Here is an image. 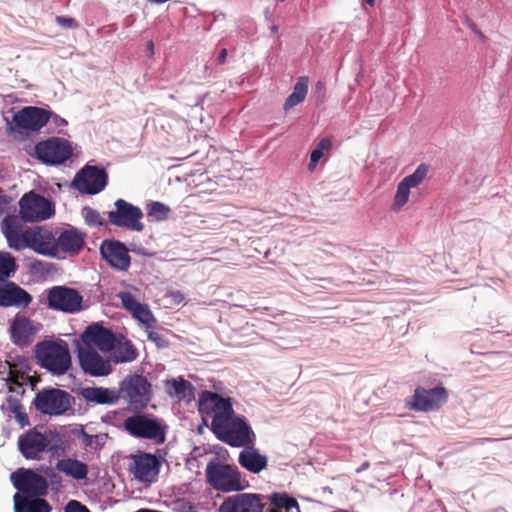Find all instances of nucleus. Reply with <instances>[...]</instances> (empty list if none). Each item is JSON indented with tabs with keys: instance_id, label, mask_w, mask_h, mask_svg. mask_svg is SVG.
<instances>
[{
	"instance_id": "f257e3e1",
	"label": "nucleus",
	"mask_w": 512,
	"mask_h": 512,
	"mask_svg": "<svg viewBox=\"0 0 512 512\" xmlns=\"http://www.w3.org/2000/svg\"><path fill=\"white\" fill-rule=\"evenodd\" d=\"M34 353L41 367L54 375H63L71 367L69 345L63 340L38 342Z\"/></svg>"
},
{
	"instance_id": "f03ea898",
	"label": "nucleus",
	"mask_w": 512,
	"mask_h": 512,
	"mask_svg": "<svg viewBox=\"0 0 512 512\" xmlns=\"http://www.w3.org/2000/svg\"><path fill=\"white\" fill-rule=\"evenodd\" d=\"M211 431L219 441L235 448L253 446L256 439L255 432L242 416L211 426Z\"/></svg>"
},
{
	"instance_id": "7ed1b4c3",
	"label": "nucleus",
	"mask_w": 512,
	"mask_h": 512,
	"mask_svg": "<svg viewBox=\"0 0 512 512\" xmlns=\"http://www.w3.org/2000/svg\"><path fill=\"white\" fill-rule=\"evenodd\" d=\"M205 472L208 484L219 492H240L245 488L241 483V473L237 466L214 459L207 464Z\"/></svg>"
},
{
	"instance_id": "20e7f679",
	"label": "nucleus",
	"mask_w": 512,
	"mask_h": 512,
	"mask_svg": "<svg viewBox=\"0 0 512 512\" xmlns=\"http://www.w3.org/2000/svg\"><path fill=\"white\" fill-rule=\"evenodd\" d=\"M123 430L137 439L151 440L157 444L165 441L164 427L150 414H133L125 418Z\"/></svg>"
},
{
	"instance_id": "39448f33",
	"label": "nucleus",
	"mask_w": 512,
	"mask_h": 512,
	"mask_svg": "<svg viewBox=\"0 0 512 512\" xmlns=\"http://www.w3.org/2000/svg\"><path fill=\"white\" fill-rule=\"evenodd\" d=\"M73 397L59 388H44L37 392L33 405L42 415H64L71 409Z\"/></svg>"
},
{
	"instance_id": "423d86ee",
	"label": "nucleus",
	"mask_w": 512,
	"mask_h": 512,
	"mask_svg": "<svg viewBox=\"0 0 512 512\" xmlns=\"http://www.w3.org/2000/svg\"><path fill=\"white\" fill-rule=\"evenodd\" d=\"M150 388L146 377L134 374L122 380L118 393L120 399L127 400L133 409L139 410L148 405Z\"/></svg>"
},
{
	"instance_id": "0eeeda50",
	"label": "nucleus",
	"mask_w": 512,
	"mask_h": 512,
	"mask_svg": "<svg viewBox=\"0 0 512 512\" xmlns=\"http://www.w3.org/2000/svg\"><path fill=\"white\" fill-rule=\"evenodd\" d=\"M19 206L21 219L25 222H39L54 214L53 203L34 191L24 193Z\"/></svg>"
},
{
	"instance_id": "6e6552de",
	"label": "nucleus",
	"mask_w": 512,
	"mask_h": 512,
	"mask_svg": "<svg viewBox=\"0 0 512 512\" xmlns=\"http://www.w3.org/2000/svg\"><path fill=\"white\" fill-rule=\"evenodd\" d=\"M199 411L201 413L214 414L212 415L211 426L228 422L238 417L235 415L230 398H225L209 391L202 393L199 401Z\"/></svg>"
},
{
	"instance_id": "1a4fd4ad",
	"label": "nucleus",
	"mask_w": 512,
	"mask_h": 512,
	"mask_svg": "<svg viewBox=\"0 0 512 512\" xmlns=\"http://www.w3.org/2000/svg\"><path fill=\"white\" fill-rule=\"evenodd\" d=\"M142 217V210L124 199L114 201V210L108 212L111 225L138 232L144 228L141 223Z\"/></svg>"
},
{
	"instance_id": "9d476101",
	"label": "nucleus",
	"mask_w": 512,
	"mask_h": 512,
	"mask_svg": "<svg viewBox=\"0 0 512 512\" xmlns=\"http://www.w3.org/2000/svg\"><path fill=\"white\" fill-rule=\"evenodd\" d=\"M35 154L45 164L59 165L72 156V148L64 138H48L35 145Z\"/></svg>"
},
{
	"instance_id": "9b49d317",
	"label": "nucleus",
	"mask_w": 512,
	"mask_h": 512,
	"mask_svg": "<svg viewBox=\"0 0 512 512\" xmlns=\"http://www.w3.org/2000/svg\"><path fill=\"white\" fill-rule=\"evenodd\" d=\"M48 306L50 309L64 313H77L82 309L83 298L79 291L65 286H54L48 290Z\"/></svg>"
},
{
	"instance_id": "f8f14e48",
	"label": "nucleus",
	"mask_w": 512,
	"mask_h": 512,
	"mask_svg": "<svg viewBox=\"0 0 512 512\" xmlns=\"http://www.w3.org/2000/svg\"><path fill=\"white\" fill-rule=\"evenodd\" d=\"M11 481L16 490L23 495L41 497L47 494V481L32 469H18L11 474Z\"/></svg>"
},
{
	"instance_id": "ddd939ff",
	"label": "nucleus",
	"mask_w": 512,
	"mask_h": 512,
	"mask_svg": "<svg viewBox=\"0 0 512 512\" xmlns=\"http://www.w3.org/2000/svg\"><path fill=\"white\" fill-rule=\"evenodd\" d=\"M447 397V391L443 386H436L430 389L417 387L408 405L410 409L415 411H433L446 403Z\"/></svg>"
},
{
	"instance_id": "4468645a",
	"label": "nucleus",
	"mask_w": 512,
	"mask_h": 512,
	"mask_svg": "<svg viewBox=\"0 0 512 512\" xmlns=\"http://www.w3.org/2000/svg\"><path fill=\"white\" fill-rule=\"evenodd\" d=\"M116 338L110 329L101 324H91L81 334L79 348H98L102 353H110Z\"/></svg>"
},
{
	"instance_id": "2eb2a0df",
	"label": "nucleus",
	"mask_w": 512,
	"mask_h": 512,
	"mask_svg": "<svg viewBox=\"0 0 512 512\" xmlns=\"http://www.w3.org/2000/svg\"><path fill=\"white\" fill-rule=\"evenodd\" d=\"M108 174L98 166H86L74 177L73 185L80 193L97 194L107 186Z\"/></svg>"
},
{
	"instance_id": "dca6fc26",
	"label": "nucleus",
	"mask_w": 512,
	"mask_h": 512,
	"mask_svg": "<svg viewBox=\"0 0 512 512\" xmlns=\"http://www.w3.org/2000/svg\"><path fill=\"white\" fill-rule=\"evenodd\" d=\"M52 112L38 106H25L13 115V123L22 131H39L49 123Z\"/></svg>"
},
{
	"instance_id": "f3484780",
	"label": "nucleus",
	"mask_w": 512,
	"mask_h": 512,
	"mask_svg": "<svg viewBox=\"0 0 512 512\" xmlns=\"http://www.w3.org/2000/svg\"><path fill=\"white\" fill-rule=\"evenodd\" d=\"M265 498L262 494H235L220 504L219 512H262Z\"/></svg>"
},
{
	"instance_id": "a211bd4d",
	"label": "nucleus",
	"mask_w": 512,
	"mask_h": 512,
	"mask_svg": "<svg viewBox=\"0 0 512 512\" xmlns=\"http://www.w3.org/2000/svg\"><path fill=\"white\" fill-rule=\"evenodd\" d=\"M32 296L13 281L0 280V307L26 309L32 302Z\"/></svg>"
},
{
	"instance_id": "6ab92c4d",
	"label": "nucleus",
	"mask_w": 512,
	"mask_h": 512,
	"mask_svg": "<svg viewBox=\"0 0 512 512\" xmlns=\"http://www.w3.org/2000/svg\"><path fill=\"white\" fill-rule=\"evenodd\" d=\"M100 255L109 265L119 271H128L131 257L127 246L118 240H103Z\"/></svg>"
},
{
	"instance_id": "aec40b11",
	"label": "nucleus",
	"mask_w": 512,
	"mask_h": 512,
	"mask_svg": "<svg viewBox=\"0 0 512 512\" xmlns=\"http://www.w3.org/2000/svg\"><path fill=\"white\" fill-rule=\"evenodd\" d=\"M78 359L82 371L92 377L107 376L111 372L110 360L103 358L95 349L78 347Z\"/></svg>"
},
{
	"instance_id": "412c9836",
	"label": "nucleus",
	"mask_w": 512,
	"mask_h": 512,
	"mask_svg": "<svg viewBox=\"0 0 512 512\" xmlns=\"http://www.w3.org/2000/svg\"><path fill=\"white\" fill-rule=\"evenodd\" d=\"M428 173V166L425 164L417 166L414 173L407 175L397 185L394 196L393 211H400L409 199L410 189L418 187L422 184Z\"/></svg>"
},
{
	"instance_id": "4be33fe9",
	"label": "nucleus",
	"mask_w": 512,
	"mask_h": 512,
	"mask_svg": "<svg viewBox=\"0 0 512 512\" xmlns=\"http://www.w3.org/2000/svg\"><path fill=\"white\" fill-rule=\"evenodd\" d=\"M29 243V248L36 254L45 256H56V235L49 228H30V234L24 239Z\"/></svg>"
},
{
	"instance_id": "5701e85b",
	"label": "nucleus",
	"mask_w": 512,
	"mask_h": 512,
	"mask_svg": "<svg viewBox=\"0 0 512 512\" xmlns=\"http://www.w3.org/2000/svg\"><path fill=\"white\" fill-rule=\"evenodd\" d=\"M159 459L150 453H140L133 457L131 472L142 483H152L160 471Z\"/></svg>"
},
{
	"instance_id": "b1692460",
	"label": "nucleus",
	"mask_w": 512,
	"mask_h": 512,
	"mask_svg": "<svg viewBox=\"0 0 512 512\" xmlns=\"http://www.w3.org/2000/svg\"><path fill=\"white\" fill-rule=\"evenodd\" d=\"M48 446L49 440L35 428L24 432L18 440L19 450L26 459H40Z\"/></svg>"
},
{
	"instance_id": "393cba45",
	"label": "nucleus",
	"mask_w": 512,
	"mask_h": 512,
	"mask_svg": "<svg viewBox=\"0 0 512 512\" xmlns=\"http://www.w3.org/2000/svg\"><path fill=\"white\" fill-rule=\"evenodd\" d=\"M87 234L78 228H68L60 231L56 236V255L63 253L65 255H78L84 247Z\"/></svg>"
},
{
	"instance_id": "a878e982",
	"label": "nucleus",
	"mask_w": 512,
	"mask_h": 512,
	"mask_svg": "<svg viewBox=\"0 0 512 512\" xmlns=\"http://www.w3.org/2000/svg\"><path fill=\"white\" fill-rule=\"evenodd\" d=\"M41 328L40 323H35L29 317H14L11 326V340L15 345L28 346L33 342L34 336Z\"/></svg>"
},
{
	"instance_id": "bb28decb",
	"label": "nucleus",
	"mask_w": 512,
	"mask_h": 512,
	"mask_svg": "<svg viewBox=\"0 0 512 512\" xmlns=\"http://www.w3.org/2000/svg\"><path fill=\"white\" fill-rule=\"evenodd\" d=\"M81 396L84 400L99 405H112L119 401L120 394L116 389H110L103 386H93L83 388Z\"/></svg>"
},
{
	"instance_id": "cd10ccee",
	"label": "nucleus",
	"mask_w": 512,
	"mask_h": 512,
	"mask_svg": "<svg viewBox=\"0 0 512 512\" xmlns=\"http://www.w3.org/2000/svg\"><path fill=\"white\" fill-rule=\"evenodd\" d=\"M238 456L239 465L250 473L259 474L268 465V458L261 455L257 448L252 446L244 447Z\"/></svg>"
},
{
	"instance_id": "c85d7f7f",
	"label": "nucleus",
	"mask_w": 512,
	"mask_h": 512,
	"mask_svg": "<svg viewBox=\"0 0 512 512\" xmlns=\"http://www.w3.org/2000/svg\"><path fill=\"white\" fill-rule=\"evenodd\" d=\"M55 469L65 476L81 480L88 475V466L76 458H62L55 464Z\"/></svg>"
},
{
	"instance_id": "c756f323",
	"label": "nucleus",
	"mask_w": 512,
	"mask_h": 512,
	"mask_svg": "<svg viewBox=\"0 0 512 512\" xmlns=\"http://www.w3.org/2000/svg\"><path fill=\"white\" fill-rule=\"evenodd\" d=\"M111 361L114 363L131 362L137 359L138 351L133 343L127 339H117L111 350Z\"/></svg>"
},
{
	"instance_id": "7c9ffc66",
	"label": "nucleus",
	"mask_w": 512,
	"mask_h": 512,
	"mask_svg": "<svg viewBox=\"0 0 512 512\" xmlns=\"http://www.w3.org/2000/svg\"><path fill=\"white\" fill-rule=\"evenodd\" d=\"M51 506L48 501L35 497L28 499L20 494L14 495V512H50Z\"/></svg>"
},
{
	"instance_id": "2f4dec72",
	"label": "nucleus",
	"mask_w": 512,
	"mask_h": 512,
	"mask_svg": "<svg viewBox=\"0 0 512 512\" xmlns=\"http://www.w3.org/2000/svg\"><path fill=\"white\" fill-rule=\"evenodd\" d=\"M308 84L309 79L308 76H300L294 86V90H292V93L288 95L285 104H284V110L285 112H288L290 109L295 107L296 105L302 103L306 95L308 93Z\"/></svg>"
},
{
	"instance_id": "473e14b6",
	"label": "nucleus",
	"mask_w": 512,
	"mask_h": 512,
	"mask_svg": "<svg viewBox=\"0 0 512 512\" xmlns=\"http://www.w3.org/2000/svg\"><path fill=\"white\" fill-rule=\"evenodd\" d=\"M4 234L6 239H8L10 247L15 250H22L24 248H29V243L25 241L26 235L30 234V228H25L23 230L18 228H4Z\"/></svg>"
},
{
	"instance_id": "72a5a7b5",
	"label": "nucleus",
	"mask_w": 512,
	"mask_h": 512,
	"mask_svg": "<svg viewBox=\"0 0 512 512\" xmlns=\"http://www.w3.org/2000/svg\"><path fill=\"white\" fill-rule=\"evenodd\" d=\"M6 407H8V410L11 414H14L15 420L19 423L21 428H24L30 424L29 416L24 412L20 398L14 396L7 397Z\"/></svg>"
},
{
	"instance_id": "f704fd0d",
	"label": "nucleus",
	"mask_w": 512,
	"mask_h": 512,
	"mask_svg": "<svg viewBox=\"0 0 512 512\" xmlns=\"http://www.w3.org/2000/svg\"><path fill=\"white\" fill-rule=\"evenodd\" d=\"M187 390L192 391V384L183 378L167 381V392L170 396L185 397Z\"/></svg>"
},
{
	"instance_id": "c9c22d12",
	"label": "nucleus",
	"mask_w": 512,
	"mask_h": 512,
	"mask_svg": "<svg viewBox=\"0 0 512 512\" xmlns=\"http://www.w3.org/2000/svg\"><path fill=\"white\" fill-rule=\"evenodd\" d=\"M131 315L138 322L146 325V328L148 329L157 324V319L153 316L150 308L146 304H143L140 308L133 310Z\"/></svg>"
},
{
	"instance_id": "e433bc0d",
	"label": "nucleus",
	"mask_w": 512,
	"mask_h": 512,
	"mask_svg": "<svg viewBox=\"0 0 512 512\" xmlns=\"http://www.w3.org/2000/svg\"><path fill=\"white\" fill-rule=\"evenodd\" d=\"M331 148V141L329 138H321L314 150L310 153V161L308 164V169L310 171H314L317 167V164L321 157L323 156V151Z\"/></svg>"
},
{
	"instance_id": "4c0bfd02",
	"label": "nucleus",
	"mask_w": 512,
	"mask_h": 512,
	"mask_svg": "<svg viewBox=\"0 0 512 512\" xmlns=\"http://www.w3.org/2000/svg\"><path fill=\"white\" fill-rule=\"evenodd\" d=\"M16 270L15 259L9 253L0 252V281H4Z\"/></svg>"
},
{
	"instance_id": "58836bf2",
	"label": "nucleus",
	"mask_w": 512,
	"mask_h": 512,
	"mask_svg": "<svg viewBox=\"0 0 512 512\" xmlns=\"http://www.w3.org/2000/svg\"><path fill=\"white\" fill-rule=\"evenodd\" d=\"M148 216L157 221H163L169 218L170 208L160 201H152L148 205Z\"/></svg>"
},
{
	"instance_id": "ea45409f",
	"label": "nucleus",
	"mask_w": 512,
	"mask_h": 512,
	"mask_svg": "<svg viewBox=\"0 0 512 512\" xmlns=\"http://www.w3.org/2000/svg\"><path fill=\"white\" fill-rule=\"evenodd\" d=\"M8 379L31 386L32 389L35 387L37 382L35 377H32L26 372L18 369L15 364H10Z\"/></svg>"
},
{
	"instance_id": "a19ab883",
	"label": "nucleus",
	"mask_w": 512,
	"mask_h": 512,
	"mask_svg": "<svg viewBox=\"0 0 512 512\" xmlns=\"http://www.w3.org/2000/svg\"><path fill=\"white\" fill-rule=\"evenodd\" d=\"M271 503L279 510L285 509L288 511L292 508H298L296 499L288 496V494H272Z\"/></svg>"
},
{
	"instance_id": "79ce46f5",
	"label": "nucleus",
	"mask_w": 512,
	"mask_h": 512,
	"mask_svg": "<svg viewBox=\"0 0 512 512\" xmlns=\"http://www.w3.org/2000/svg\"><path fill=\"white\" fill-rule=\"evenodd\" d=\"M82 216L86 224L90 227H100L104 224V219L99 211L90 207L83 208Z\"/></svg>"
},
{
	"instance_id": "37998d69",
	"label": "nucleus",
	"mask_w": 512,
	"mask_h": 512,
	"mask_svg": "<svg viewBox=\"0 0 512 512\" xmlns=\"http://www.w3.org/2000/svg\"><path fill=\"white\" fill-rule=\"evenodd\" d=\"M118 297L121 300L122 307L130 313L143 305L128 291H121Z\"/></svg>"
},
{
	"instance_id": "c03bdc74",
	"label": "nucleus",
	"mask_w": 512,
	"mask_h": 512,
	"mask_svg": "<svg viewBox=\"0 0 512 512\" xmlns=\"http://www.w3.org/2000/svg\"><path fill=\"white\" fill-rule=\"evenodd\" d=\"M146 332H147V337L148 339L154 343L155 345H157L158 348H165L168 346L169 342L167 339H165V337L160 334L158 331H156L155 329L152 328H146Z\"/></svg>"
},
{
	"instance_id": "a18cd8bd",
	"label": "nucleus",
	"mask_w": 512,
	"mask_h": 512,
	"mask_svg": "<svg viewBox=\"0 0 512 512\" xmlns=\"http://www.w3.org/2000/svg\"><path fill=\"white\" fill-rule=\"evenodd\" d=\"M6 382H8V385H9V391L11 393H14L15 396L14 397H23V395L25 394V387L27 385L25 384H22L20 382H15L13 380H9L6 378Z\"/></svg>"
},
{
	"instance_id": "49530a36",
	"label": "nucleus",
	"mask_w": 512,
	"mask_h": 512,
	"mask_svg": "<svg viewBox=\"0 0 512 512\" xmlns=\"http://www.w3.org/2000/svg\"><path fill=\"white\" fill-rule=\"evenodd\" d=\"M55 22L56 24L58 25H61L65 28H77L78 27V22L75 21L74 18H71V17H65V16H56L55 17Z\"/></svg>"
},
{
	"instance_id": "de8ad7c7",
	"label": "nucleus",
	"mask_w": 512,
	"mask_h": 512,
	"mask_svg": "<svg viewBox=\"0 0 512 512\" xmlns=\"http://www.w3.org/2000/svg\"><path fill=\"white\" fill-rule=\"evenodd\" d=\"M65 512H90V510L76 500H72L65 507Z\"/></svg>"
},
{
	"instance_id": "09e8293b",
	"label": "nucleus",
	"mask_w": 512,
	"mask_h": 512,
	"mask_svg": "<svg viewBox=\"0 0 512 512\" xmlns=\"http://www.w3.org/2000/svg\"><path fill=\"white\" fill-rule=\"evenodd\" d=\"M81 436L83 438L84 445L87 447H92L94 439L98 438V436L90 435L83 430L81 431Z\"/></svg>"
},
{
	"instance_id": "8fccbe9b",
	"label": "nucleus",
	"mask_w": 512,
	"mask_h": 512,
	"mask_svg": "<svg viewBox=\"0 0 512 512\" xmlns=\"http://www.w3.org/2000/svg\"><path fill=\"white\" fill-rule=\"evenodd\" d=\"M227 55H228L227 49H221V51H219V55H218V63L219 64L225 63L227 60Z\"/></svg>"
},
{
	"instance_id": "3c124183",
	"label": "nucleus",
	"mask_w": 512,
	"mask_h": 512,
	"mask_svg": "<svg viewBox=\"0 0 512 512\" xmlns=\"http://www.w3.org/2000/svg\"><path fill=\"white\" fill-rule=\"evenodd\" d=\"M6 204L5 196L0 192V214L4 211Z\"/></svg>"
},
{
	"instance_id": "603ef678",
	"label": "nucleus",
	"mask_w": 512,
	"mask_h": 512,
	"mask_svg": "<svg viewBox=\"0 0 512 512\" xmlns=\"http://www.w3.org/2000/svg\"><path fill=\"white\" fill-rule=\"evenodd\" d=\"M55 123L56 124H66L65 120L62 119L61 117L59 116H55Z\"/></svg>"
},
{
	"instance_id": "864d4df0",
	"label": "nucleus",
	"mask_w": 512,
	"mask_h": 512,
	"mask_svg": "<svg viewBox=\"0 0 512 512\" xmlns=\"http://www.w3.org/2000/svg\"><path fill=\"white\" fill-rule=\"evenodd\" d=\"M375 2H376V0H365V3H366L369 7H374V6H375Z\"/></svg>"
},
{
	"instance_id": "5fc2aeb1",
	"label": "nucleus",
	"mask_w": 512,
	"mask_h": 512,
	"mask_svg": "<svg viewBox=\"0 0 512 512\" xmlns=\"http://www.w3.org/2000/svg\"><path fill=\"white\" fill-rule=\"evenodd\" d=\"M134 512H161V511H158V510H149V509H140L138 511H134Z\"/></svg>"
},
{
	"instance_id": "6e6d98bb",
	"label": "nucleus",
	"mask_w": 512,
	"mask_h": 512,
	"mask_svg": "<svg viewBox=\"0 0 512 512\" xmlns=\"http://www.w3.org/2000/svg\"><path fill=\"white\" fill-rule=\"evenodd\" d=\"M167 1H169V0H150V2H152V3H156V4L165 3V2H167Z\"/></svg>"
},
{
	"instance_id": "4d7b16f0",
	"label": "nucleus",
	"mask_w": 512,
	"mask_h": 512,
	"mask_svg": "<svg viewBox=\"0 0 512 512\" xmlns=\"http://www.w3.org/2000/svg\"><path fill=\"white\" fill-rule=\"evenodd\" d=\"M148 50L150 51V53H153V42L152 41L148 42Z\"/></svg>"
},
{
	"instance_id": "13d9d810",
	"label": "nucleus",
	"mask_w": 512,
	"mask_h": 512,
	"mask_svg": "<svg viewBox=\"0 0 512 512\" xmlns=\"http://www.w3.org/2000/svg\"><path fill=\"white\" fill-rule=\"evenodd\" d=\"M334 512H348L347 510H337V511H334Z\"/></svg>"
},
{
	"instance_id": "bf43d9fd",
	"label": "nucleus",
	"mask_w": 512,
	"mask_h": 512,
	"mask_svg": "<svg viewBox=\"0 0 512 512\" xmlns=\"http://www.w3.org/2000/svg\"><path fill=\"white\" fill-rule=\"evenodd\" d=\"M278 1H280V2H284V1H286V0H278Z\"/></svg>"
},
{
	"instance_id": "052dcab7",
	"label": "nucleus",
	"mask_w": 512,
	"mask_h": 512,
	"mask_svg": "<svg viewBox=\"0 0 512 512\" xmlns=\"http://www.w3.org/2000/svg\"><path fill=\"white\" fill-rule=\"evenodd\" d=\"M285 512H288V511H285Z\"/></svg>"
}]
</instances>
